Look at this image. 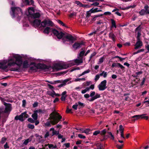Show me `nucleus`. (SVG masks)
<instances>
[{
  "label": "nucleus",
  "instance_id": "13d9d810",
  "mask_svg": "<svg viewBox=\"0 0 149 149\" xmlns=\"http://www.w3.org/2000/svg\"><path fill=\"white\" fill-rule=\"evenodd\" d=\"M118 67H119L122 69H123L124 68V67L119 63H118Z\"/></svg>",
  "mask_w": 149,
  "mask_h": 149
},
{
  "label": "nucleus",
  "instance_id": "052dcab7",
  "mask_svg": "<svg viewBox=\"0 0 149 149\" xmlns=\"http://www.w3.org/2000/svg\"><path fill=\"white\" fill-rule=\"evenodd\" d=\"M76 12H74L71 13L69 15L70 17H72L73 16H76Z\"/></svg>",
  "mask_w": 149,
  "mask_h": 149
},
{
  "label": "nucleus",
  "instance_id": "5701e85b",
  "mask_svg": "<svg viewBox=\"0 0 149 149\" xmlns=\"http://www.w3.org/2000/svg\"><path fill=\"white\" fill-rule=\"evenodd\" d=\"M69 67L76 65L74 60L70 61L69 63H68Z\"/></svg>",
  "mask_w": 149,
  "mask_h": 149
},
{
  "label": "nucleus",
  "instance_id": "72a5a7b5",
  "mask_svg": "<svg viewBox=\"0 0 149 149\" xmlns=\"http://www.w3.org/2000/svg\"><path fill=\"white\" fill-rule=\"evenodd\" d=\"M6 140V139L5 138L3 137L2 138L1 140L0 141V143H1L3 144L5 142Z\"/></svg>",
  "mask_w": 149,
  "mask_h": 149
},
{
  "label": "nucleus",
  "instance_id": "680f3d73",
  "mask_svg": "<svg viewBox=\"0 0 149 149\" xmlns=\"http://www.w3.org/2000/svg\"><path fill=\"white\" fill-rule=\"evenodd\" d=\"M26 102L25 100H22V106L23 107H24L26 104Z\"/></svg>",
  "mask_w": 149,
  "mask_h": 149
},
{
  "label": "nucleus",
  "instance_id": "c85d7f7f",
  "mask_svg": "<svg viewBox=\"0 0 149 149\" xmlns=\"http://www.w3.org/2000/svg\"><path fill=\"white\" fill-rule=\"evenodd\" d=\"M92 13H93L92 12L91 10V9L89 11H87L86 13V17H89Z\"/></svg>",
  "mask_w": 149,
  "mask_h": 149
},
{
  "label": "nucleus",
  "instance_id": "393cba45",
  "mask_svg": "<svg viewBox=\"0 0 149 149\" xmlns=\"http://www.w3.org/2000/svg\"><path fill=\"white\" fill-rule=\"evenodd\" d=\"M107 75V72H105L104 71H103L100 74V76H103L104 78H106Z\"/></svg>",
  "mask_w": 149,
  "mask_h": 149
},
{
  "label": "nucleus",
  "instance_id": "39448f33",
  "mask_svg": "<svg viewBox=\"0 0 149 149\" xmlns=\"http://www.w3.org/2000/svg\"><path fill=\"white\" fill-rule=\"evenodd\" d=\"M11 9L12 11V14L11 15L12 18L17 16V14H22V10L19 8L13 7H11Z\"/></svg>",
  "mask_w": 149,
  "mask_h": 149
},
{
  "label": "nucleus",
  "instance_id": "b1692460",
  "mask_svg": "<svg viewBox=\"0 0 149 149\" xmlns=\"http://www.w3.org/2000/svg\"><path fill=\"white\" fill-rule=\"evenodd\" d=\"M25 2L27 5H31L33 4L34 1L33 0H25Z\"/></svg>",
  "mask_w": 149,
  "mask_h": 149
},
{
  "label": "nucleus",
  "instance_id": "412c9836",
  "mask_svg": "<svg viewBox=\"0 0 149 149\" xmlns=\"http://www.w3.org/2000/svg\"><path fill=\"white\" fill-rule=\"evenodd\" d=\"M29 66L28 62L27 61H25L23 63V68H27Z\"/></svg>",
  "mask_w": 149,
  "mask_h": 149
},
{
  "label": "nucleus",
  "instance_id": "864d4df0",
  "mask_svg": "<svg viewBox=\"0 0 149 149\" xmlns=\"http://www.w3.org/2000/svg\"><path fill=\"white\" fill-rule=\"evenodd\" d=\"M80 69L79 67H77V68H72V69L70 71V72H72L73 71H74L76 70H79Z\"/></svg>",
  "mask_w": 149,
  "mask_h": 149
},
{
  "label": "nucleus",
  "instance_id": "0e129e2a",
  "mask_svg": "<svg viewBox=\"0 0 149 149\" xmlns=\"http://www.w3.org/2000/svg\"><path fill=\"white\" fill-rule=\"evenodd\" d=\"M102 15H97L95 16V17H94L93 19V20L94 21L96 20V18L102 16Z\"/></svg>",
  "mask_w": 149,
  "mask_h": 149
},
{
  "label": "nucleus",
  "instance_id": "de8ad7c7",
  "mask_svg": "<svg viewBox=\"0 0 149 149\" xmlns=\"http://www.w3.org/2000/svg\"><path fill=\"white\" fill-rule=\"evenodd\" d=\"M55 115L58 116L57 118L58 120H60L62 118V116L59 115L58 113L56 112L55 113Z\"/></svg>",
  "mask_w": 149,
  "mask_h": 149
},
{
  "label": "nucleus",
  "instance_id": "79ce46f5",
  "mask_svg": "<svg viewBox=\"0 0 149 149\" xmlns=\"http://www.w3.org/2000/svg\"><path fill=\"white\" fill-rule=\"evenodd\" d=\"M90 72V70L89 69H88L86 71H84L82 73V75H84L85 74H87L89 73Z\"/></svg>",
  "mask_w": 149,
  "mask_h": 149
},
{
  "label": "nucleus",
  "instance_id": "e433bc0d",
  "mask_svg": "<svg viewBox=\"0 0 149 149\" xmlns=\"http://www.w3.org/2000/svg\"><path fill=\"white\" fill-rule=\"evenodd\" d=\"M77 103L78 104V105H79V106H80L81 107H84L85 106L84 104L81 103L80 101L78 102Z\"/></svg>",
  "mask_w": 149,
  "mask_h": 149
},
{
  "label": "nucleus",
  "instance_id": "0eeeda50",
  "mask_svg": "<svg viewBox=\"0 0 149 149\" xmlns=\"http://www.w3.org/2000/svg\"><path fill=\"white\" fill-rule=\"evenodd\" d=\"M41 25L43 27H45L46 26H53L54 25V24L49 19L47 18L45 19L41 22Z\"/></svg>",
  "mask_w": 149,
  "mask_h": 149
},
{
  "label": "nucleus",
  "instance_id": "e2e57ef3",
  "mask_svg": "<svg viewBox=\"0 0 149 149\" xmlns=\"http://www.w3.org/2000/svg\"><path fill=\"white\" fill-rule=\"evenodd\" d=\"M67 96H62L61 98V100L62 101H65V100L66 97Z\"/></svg>",
  "mask_w": 149,
  "mask_h": 149
},
{
  "label": "nucleus",
  "instance_id": "cd10ccee",
  "mask_svg": "<svg viewBox=\"0 0 149 149\" xmlns=\"http://www.w3.org/2000/svg\"><path fill=\"white\" fill-rule=\"evenodd\" d=\"M111 22L112 24V26L114 27L115 28L116 27L115 22L113 19H111Z\"/></svg>",
  "mask_w": 149,
  "mask_h": 149
},
{
  "label": "nucleus",
  "instance_id": "9d476101",
  "mask_svg": "<svg viewBox=\"0 0 149 149\" xmlns=\"http://www.w3.org/2000/svg\"><path fill=\"white\" fill-rule=\"evenodd\" d=\"M56 113V112H53L51 113L49 115L50 117L49 118L50 120L52 119L53 120L51 121V124L53 125H54L57 124L59 121L58 120L56 119V118L54 116V115H55Z\"/></svg>",
  "mask_w": 149,
  "mask_h": 149
},
{
  "label": "nucleus",
  "instance_id": "f8f14e48",
  "mask_svg": "<svg viewBox=\"0 0 149 149\" xmlns=\"http://www.w3.org/2000/svg\"><path fill=\"white\" fill-rule=\"evenodd\" d=\"M63 35L62 36V37L63 36V40H64L65 39H67L69 41H73L74 40H75L76 39L74 38L70 34H64L63 33Z\"/></svg>",
  "mask_w": 149,
  "mask_h": 149
},
{
  "label": "nucleus",
  "instance_id": "4c0bfd02",
  "mask_svg": "<svg viewBox=\"0 0 149 149\" xmlns=\"http://www.w3.org/2000/svg\"><path fill=\"white\" fill-rule=\"evenodd\" d=\"M75 3L80 7H81L82 6V4L79 1H75Z\"/></svg>",
  "mask_w": 149,
  "mask_h": 149
},
{
  "label": "nucleus",
  "instance_id": "20e7f679",
  "mask_svg": "<svg viewBox=\"0 0 149 149\" xmlns=\"http://www.w3.org/2000/svg\"><path fill=\"white\" fill-rule=\"evenodd\" d=\"M69 67L68 63H61L56 64L54 67V69L58 70L62 69H65Z\"/></svg>",
  "mask_w": 149,
  "mask_h": 149
},
{
  "label": "nucleus",
  "instance_id": "603ef678",
  "mask_svg": "<svg viewBox=\"0 0 149 149\" xmlns=\"http://www.w3.org/2000/svg\"><path fill=\"white\" fill-rule=\"evenodd\" d=\"M141 35L140 31H138L137 33V40L140 39V37Z\"/></svg>",
  "mask_w": 149,
  "mask_h": 149
},
{
  "label": "nucleus",
  "instance_id": "2f4dec72",
  "mask_svg": "<svg viewBox=\"0 0 149 149\" xmlns=\"http://www.w3.org/2000/svg\"><path fill=\"white\" fill-rule=\"evenodd\" d=\"M91 130L89 129H87L84 130V132L86 134H90L89 132H90Z\"/></svg>",
  "mask_w": 149,
  "mask_h": 149
},
{
  "label": "nucleus",
  "instance_id": "8fccbe9b",
  "mask_svg": "<svg viewBox=\"0 0 149 149\" xmlns=\"http://www.w3.org/2000/svg\"><path fill=\"white\" fill-rule=\"evenodd\" d=\"M99 133H100V131H96L93 133V135H97Z\"/></svg>",
  "mask_w": 149,
  "mask_h": 149
},
{
  "label": "nucleus",
  "instance_id": "a18cd8bd",
  "mask_svg": "<svg viewBox=\"0 0 149 149\" xmlns=\"http://www.w3.org/2000/svg\"><path fill=\"white\" fill-rule=\"evenodd\" d=\"M144 51V49H141L140 50H138V51H137L136 52H134V54H137V53H139L140 52H143Z\"/></svg>",
  "mask_w": 149,
  "mask_h": 149
},
{
  "label": "nucleus",
  "instance_id": "9b49d317",
  "mask_svg": "<svg viewBox=\"0 0 149 149\" xmlns=\"http://www.w3.org/2000/svg\"><path fill=\"white\" fill-rule=\"evenodd\" d=\"M140 15H143L146 14H149V7L147 5H146L144 7V9H142L139 12Z\"/></svg>",
  "mask_w": 149,
  "mask_h": 149
},
{
  "label": "nucleus",
  "instance_id": "6e6552de",
  "mask_svg": "<svg viewBox=\"0 0 149 149\" xmlns=\"http://www.w3.org/2000/svg\"><path fill=\"white\" fill-rule=\"evenodd\" d=\"M26 112H25L22 113L19 116H16L15 118V119L16 120H19L22 121H24V118H26L29 117V115L26 114Z\"/></svg>",
  "mask_w": 149,
  "mask_h": 149
},
{
  "label": "nucleus",
  "instance_id": "7c9ffc66",
  "mask_svg": "<svg viewBox=\"0 0 149 149\" xmlns=\"http://www.w3.org/2000/svg\"><path fill=\"white\" fill-rule=\"evenodd\" d=\"M106 132V130L105 129H104L101 132H100V134L102 135H104Z\"/></svg>",
  "mask_w": 149,
  "mask_h": 149
},
{
  "label": "nucleus",
  "instance_id": "37998d69",
  "mask_svg": "<svg viewBox=\"0 0 149 149\" xmlns=\"http://www.w3.org/2000/svg\"><path fill=\"white\" fill-rule=\"evenodd\" d=\"M78 136L80 139H85L86 136L81 134H79L78 135Z\"/></svg>",
  "mask_w": 149,
  "mask_h": 149
},
{
  "label": "nucleus",
  "instance_id": "a878e982",
  "mask_svg": "<svg viewBox=\"0 0 149 149\" xmlns=\"http://www.w3.org/2000/svg\"><path fill=\"white\" fill-rule=\"evenodd\" d=\"M11 107L10 105H8L6 106L5 108L4 111L5 112H7L10 111V110Z\"/></svg>",
  "mask_w": 149,
  "mask_h": 149
},
{
  "label": "nucleus",
  "instance_id": "5fc2aeb1",
  "mask_svg": "<svg viewBox=\"0 0 149 149\" xmlns=\"http://www.w3.org/2000/svg\"><path fill=\"white\" fill-rule=\"evenodd\" d=\"M57 22H58L59 24H60L61 25L63 26H65V25L64 24V23L62 22L61 21V20H58V21H57Z\"/></svg>",
  "mask_w": 149,
  "mask_h": 149
},
{
  "label": "nucleus",
  "instance_id": "4468645a",
  "mask_svg": "<svg viewBox=\"0 0 149 149\" xmlns=\"http://www.w3.org/2000/svg\"><path fill=\"white\" fill-rule=\"evenodd\" d=\"M137 42L135 45V49H137L140 48L141 46H142V42L140 40V39L137 40Z\"/></svg>",
  "mask_w": 149,
  "mask_h": 149
},
{
  "label": "nucleus",
  "instance_id": "1a4fd4ad",
  "mask_svg": "<svg viewBox=\"0 0 149 149\" xmlns=\"http://www.w3.org/2000/svg\"><path fill=\"white\" fill-rule=\"evenodd\" d=\"M107 81L104 80L101 81L100 84L97 86L99 91H104L107 88L106 86Z\"/></svg>",
  "mask_w": 149,
  "mask_h": 149
},
{
  "label": "nucleus",
  "instance_id": "7ed1b4c3",
  "mask_svg": "<svg viewBox=\"0 0 149 149\" xmlns=\"http://www.w3.org/2000/svg\"><path fill=\"white\" fill-rule=\"evenodd\" d=\"M84 96L85 98H89L90 97H91V99L88 100L90 102H92L100 97V94L97 93H96L94 91L91 92L90 95L88 94H85Z\"/></svg>",
  "mask_w": 149,
  "mask_h": 149
},
{
  "label": "nucleus",
  "instance_id": "4d7b16f0",
  "mask_svg": "<svg viewBox=\"0 0 149 149\" xmlns=\"http://www.w3.org/2000/svg\"><path fill=\"white\" fill-rule=\"evenodd\" d=\"M34 120H33L31 118H29L28 119V121L29 122H30L31 123H33L34 122Z\"/></svg>",
  "mask_w": 149,
  "mask_h": 149
},
{
  "label": "nucleus",
  "instance_id": "a211bd4d",
  "mask_svg": "<svg viewBox=\"0 0 149 149\" xmlns=\"http://www.w3.org/2000/svg\"><path fill=\"white\" fill-rule=\"evenodd\" d=\"M50 131H52V136H54L55 135H58L59 133V131H56L55 130L54 128H52L49 130Z\"/></svg>",
  "mask_w": 149,
  "mask_h": 149
},
{
  "label": "nucleus",
  "instance_id": "f704fd0d",
  "mask_svg": "<svg viewBox=\"0 0 149 149\" xmlns=\"http://www.w3.org/2000/svg\"><path fill=\"white\" fill-rule=\"evenodd\" d=\"M48 147L49 148H56V146H54L53 145L51 144H48Z\"/></svg>",
  "mask_w": 149,
  "mask_h": 149
},
{
  "label": "nucleus",
  "instance_id": "774afa93",
  "mask_svg": "<svg viewBox=\"0 0 149 149\" xmlns=\"http://www.w3.org/2000/svg\"><path fill=\"white\" fill-rule=\"evenodd\" d=\"M82 88V87L80 86H78V87H76L75 88V89L76 90L80 91V90Z\"/></svg>",
  "mask_w": 149,
  "mask_h": 149
},
{
  "label": "nucleus",
  "instance_id": "58836bf2",
  "mask_svg": "<svg viewBox=\"0 0 149 149\" xmlns=\"http://www.w3.org/2000/svg\"><path fill=\"white\" fill-rule=\"evenodd\" d=\"M78 106V104L77 103H76L72 107V108L75 110H77V107Z\"/></svg>",
  "mask_w": 149,
  "mask_h": 149
},
{
  "label": "nucleus",
  "instance_id": "c756f323",
  "mask_svg": "<svg viewBox=\"0 0 149 149\" xmlns=\"http://www.w3.org/2000/svg\"><path fill=\"white\" fill-rule=\"evenodd\" d=\"M51 122L49 121H47L45 124V126L47 127H51Z\"/></svg>",
  "mask_w": 149,
  "mask_h": 149
},
{
  "label": "nucleus",
  "instance_id": "c03bdc74",
  "mask_svg": "<svg viewBox=\"0 0 149 149\" xmlns=\"http://www.w3.org/2000/svg\"><path fill=\"white\" fill-rule=\"evenodd\" d=\"M70 79H65L62 83L64 85V86H65L67 83V82L68 81H69Z\"/></svg>",
  "mask_w": 149,
  "mask_h": 149
},
{
  "label": "nucleus",
  "instance_id": "6ab92c4d",
  "mask_svg": "<svg viewBox=\"0 0 149 149\" xmlns=\"http://www.w3.org/2000/svg\"><path fill=\"white\" fill-rule=\"evenodd\" d=\"M109 36L110 38L114 42L115 41L116 36L113 33L110 32L109 34Z\"/></svg>",
  "mask_w": 149,
  "mask_h": 149
},
{
  "label": "nucleus",
  "instance_id": "2eb2a0df",
  "mask_svg": "<svg viewBox=\"0 0 149 149\" xmlns=\"http://www.w3.org/2000/svg\"><path fill=\"white\" fill-rule=\"evenodd\" d=\"M41 21L38 19H35L33 21L32 24L35 27L38 26L41 24Z\"/></svg>",
  "mask_w": 149,
  "mask_h": 149
},
{
  "label": "nucleus",
  "instance_id": "bf43d9fd",
  "mask_svg": "<svg viewBox=\"0 0 149 149\" xmlns=\"http://www.w3.org/2000/svg\"><path fill=\"white\" fill-rule=\"evenodd\" d=\"M49 135V132H46L44 136L45 138H47Z\"/></svg>",
  "mask_w": 149,
  "mask_h": 149
},
{
  "label": "nucleus",
  "instance_id": "f257e3e1",
  "mask_svg": "<svg viewBox=\"0 0 149 149\" xmlns=\"http://www.w3.org/2000/svg\"><path fill=\"white\" fill-rule=\"evenodd\" d=\"M9 62L8 66H13L15 64L20 67L22 64V58L19 55L13 54L8 58V60H4L0 62V69L5 70L7 68V63Z\"/></svg>",
  "mask_w": 149,
  "mask_h": 149
},
{
  "label": "nucleus",
  "instance_id": "f3484780",
  "mask_svg": "<svg viewBox=\"0 0 149 149\" xmlns=\"http://www.w3.org/2000/svg\"><path fill=\"white\" fill-rule=\"evenodd\" d=\"M33 137V136L32 135L31 136H30L28 139H26V140H25L24 141L23 143V144L26 145H27L28 143L29 142H30L32 140V138Z\"/></svg>",
  "mask_w": 149,
  "mask_h": 149
},
{
  "label": "nucleus",
  "instance_id": "ddd939ff",
  "mask_svg": "<svg viewBox=\"0 0 149 149\" xmlns=\"http://www.w3.org/2000/svg\"><path fill=\"white\" fill-rule=\"evenodd\" d=\"M84 45L83 42H75L73 45V47L75 50L80 48L82 45Z\"/></svg>",
  "mask_w": 149,
  "mask_h": 149
},
{
  "label": "nucleus",
  "instance_id": "09e8293b",
  "mask_svg": "<svg viewBox=\"0 0 149 149\" xmlns=\"http://www.w3.org/2000/svg\"><path fill=\"white\" fill-rule=\"evenodd\" d=\"M49 94V95L54 97V96L55 95V94H56V93L54 91H53L52 92L50 93Z\"/></svg>",
  "mask_w": 149,
  "mask_h": 149
},
{
  "label": "nucleus",
  "instance_id": "338daca9",
  "mask_svg": "<svg viewBox=\"0 0 149 149\" xmlns=\"http://www.w3.org/2000/svg\"><path fill=\"white\" fill-rule=\"evenodd\" d=\"M38 105V103L37 102H35L33 104V107H36Z\"/></svg>",
  "mask_w": 149,
  "mask_h": 149
},
{
  "label": "nucleus",
  "instance_id": "f03ea898",
  "mask_svg": "<svg viewBox=\"0 0 149 149\" xmlns=\"http://www.w3.org/2000/svg\"><path fill=\"white\" fill-rule=\"evenodd\" d=\"M44 33H45L48 34L51 32H52L59 39L62 38L63 34L61 31H58L50 27H47L44 30Z\"/></svg>",
  "mask_w": 149,
  "mask_h": 149
},
{
  "label": "nucleus",
  "instance_id": "bb28decb",
  "mask_svg": "<svg viewBox=\"0 0 149 149\" xmlns=\"http://www.w3.org/2000/svg\"><path fill=\"white\" fill-rule=\"evenodd\" d=\"M91 10L92 12L93 13L97 12L102 11V10H98L97 8H95L94 9H93V8H92L91 9Z\"/></svg>",
  "mask_w": 149,
  "mask_h": 149
},
{
  "label": "nucleus",
  "instance_id": "dca6fc26",
  "mask_svg": "<svg viewBox=\"0 0 149 149\" xmlns=\"http://www.w3.org/2000/svg\"><path fill=\"white\" fill-rule=\"evenodd\" d=\"M120 132V134L121 137L123 138H125V137L124 136L123 132L124 130V128L122 125H120L119 126V128L118 130Z\"/></svg>",
  "mask_w": 149,
  "mask_h": 149
},
{
  "label": "nucleus",
  "instance_id": "473e14b6",
  "mask_svg": "<svg viewBox=\"0 0 149 149\" xmlns=\"http://www.w3.org/2000/svg\"><path fill=\"white\" fill-rule=\"evenodd\" d=\"M132 118H136V119L137 120L138 119L140 118H141V116L140 115H135L133 116H132L131 117Z\"/></svg>",
  "mask_w": 149,
  "mask_h": 149
},
{
  "label": "nucleus",
  "instance_id": "49530a36",
  "mask_svg": "<svg viewBox=\"0 0 149 149\" xmlns=\"http://www.w3.org/2000/svg\"><path fill=\"white\" fill-rule=\"evenodd\" d=\"M141 29V25H140L138 27H137L136 28L135 31L136 32V31H137L138 32V31H140Z\"/></svg>",
  "mask_w": 149,
  "mask_h": 149
},
{
  "label": "nucleus",
  "instance_id": "3c124183",
  "mask_svg": "<svg viewBox=\"0 0 149 149\" xmlns=\"http://www.w3.org/2000/svg\"><path fill=\"white\" fill-rule=\"evenodd\" d=\"M100 74H97L95 76V81H97L99 78L100 77Z\"/></svg>",
  "mask_w": 149,
  "mask_h": 149
},
{
  "label": "nucleus",
  "instance_id": "423d86ee",
  "mask_svg": "<svg viewBox=\"0 0 149 149\" xmlns=\"http://www.w3.org/2000/svg\"><path fill=\"white\" fill-rule=\"evenodd\" d=\"M29 15L34 18L39 17L40 16V13L37 12L34 13L33 8V7H29L28 9Z\"/></svg>",
  "mask_w": 149,
  "mask_h": 149
},
{
  "label": "nucleus",
  "instance_id": "c9c22d12",
  "mask_svg": "<svg viewBox=\"0 0 149 149\" xmlns=\"http://www.w3.org/2000/svg\"><path fill=\"white\" fill-rule=\"evenodd\" d=\"M104 61V58L103 57H102L100 58L99 60V61L98 63V64H100L102 63Z\"/></svg>",
  "mask_w": 149,
  "mask_h": 149
},
{
  "label": "nucleus",
  "instance_id": "4be33fe9",
  "mask_svg": "<svg viewBox=\"0 0 149 149\" xmlns=\"http://www.w3.org/2000/svg\"><path fill=\"white\" fill-rule=\"evenodd\" d=\"M31 116L34 120H37L38 118V114L36 112H35V111H34V113L32 114Z\"/></svg>",
  "mask_w": 149,
  "mask_h": 149
},
{
  "label": "nucleus",
  "instance_id": "6e6d98bb",
  "mask_svg": "<svg viewBox=\"0 0 149 149\" xmlns=\"http://www.w3.org/2000/svg\"><path fill=\"white\" fill-rule=\"evenodd\" d=\"M28 127L29 128L31 129H33L34 127V125L31 124H29Z\"/></svg>",
  "mask_w": 149,
  "mask_h": 149
},
{
  "label": "nucleus",
  "instance_id": "69168bd1",
  "mask_svg": "<svg viewBox=\"0 0 149 149\" xmlns=\"http://www.w3.org/2000/svg\"><path fill=\"white\" fill-rule=\"evenodd\" d=\"M142 72L140 71L139 72H136L135 74L136 75V76L139 75L142 73Z\"/></svg>",
  "mask_w": 149,
  "mask_h": 149
},
{
  "label": "nucleus",
  "instance_id": "a19ab883",
  "mask_svg": "<svg viewBox=\"0 0 149 149\" xmlns=\"http://www.w3.org/2000/svg\"><path fill=\"white\" fill-rule=\"evenodd\" d=\"M108 133L110 135V136H111V139L112 140H114V136L112 134V133L110 132H108Z\"/></svg>",
  "mask_w": 149,
  "mask_h": 149
},
{
  "label": "nucleus",
  "instance_id": "aec40b11",
  "mask_svg": "<svg viewBox=\"0 0 149 149\" xmlns=\"http://www.w3.org/2000/svg\"><path fill=\"white\" fill-rule=\"evenodd\" d=\"M76 63V65H79L80 63H82L83 62V59L82 58H81L80 59H76L74 60Z\"/></svg>",
  "mask_w": 149,
  "mask_h": 149
},
{
  "label": "nucleus",
  "instance_id": "ea45409f",
  "mask_svg": "<svg viewBox=\"0 0 149 149\" xmlns=\"http://www.w3.org/2000/svg\"><path fill=\"white\" fill-rule=\"evenodd\" d=\"M85 53V51H82L79 54V56L80 57H82Z\"/></svg>",
  "mask_w": 149,
  "mask_h": 149
}]
</instances>
